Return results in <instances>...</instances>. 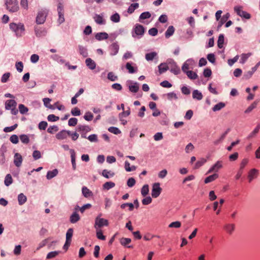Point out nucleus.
Masks as SVG:
<instances>
[{"instance_id":"nucleus-15","label":"nucleus","mask_w":260,"mask_h":260,"mask_svg":"<svg viewBox=\"0 0 260 260\" xmlns=\"http://www.w3.org/2000/svg\"><path fill=\"white\" fill-rule=\"evenodd\" d=\"M78 50L80 55L83 57H87L88 56V50L86 47L79 45L78 46Z\"/></svg>"},{"instance_id":"nucleus-22","label":"nucleus","mask_w":260,"mask_h":260,"mask_svg":"<svg viewBox=\"0 0 260 260\" xmlns=\"http://www.w3.org/2000/svg\"><path fill=\"white\" fill-rule=\"evenodd\" d=\"M157 58V53L156 52H151L145 54V59L148 61H152L154 59Z\"/></svg>"},{"instance_id":"nucleus-58","label":"nucleus","mask_w":260,"mask_h":260,"mask_svg":"<svg viewBox=\"0 0 260 260\" xmlns=\"http://www.w3.org/2000/svg\"><path fill=\"white\" fill-rule=\"evenodd\" d=\"M206 159L205 158H201L200 160H198L195 164V169H198L203 166L206 162Z\"/></svg>"},{"instance_id":"nucleus-13","label":"nucleus","mask_w":260,"mask_h":260,"mask_svg":"<svg viewBox=\"0 0 260 260\" xmlns=\"http://www.w3.org/2000/svg\"><path fill=\"white\" fill-rule=\"evenodd\" d=\"M158 72H156L157 75H160L166 73L168 70H169L168 67L166 63L164 62L160 63L158 66Z\"/></svg>"},{"instance_id":"nucleus-41","label":"nucleus","mask_w":260,"mask_h":260,"mask_svg":"<svg viewBox=\"0 0 260 260\" xmlns=\"http://www.w3.org/2000/svg\"><path fill=\"white\" fill-rule=\"evenodd\" d=\"M73 230L72 228H70L68 230L67 233H66V241L68 242H71V239L72 237L73 236Z\"/></svg>"},{"instance_id":"nucleus-52","label":"nucleus","mask_w":260,"mask_h":260,"mask_svg":"<svg viewBox=\"0 0 260 260\" xmlns=\"http://www.w3.org/2000/svg\"><path fill=\"white\" fill-rule=\"evenodd\" d=\"M60 252L59 251H54L49 252L46 256L47 259H51L57 256Z\"/></svg>"},{"instance_id":"nucleus-26","label":"nucleus","mask_w":260,"mask_h":260,"mask_svg":"<svg viewBox=\"0 0 260 260\" xmlns=\"http://www.w3.org/2000/svg\"><path fill=\"white\" fill-rule=\"evenodd\" d=\"M85 63L87 67L90 70H93L96 67L95 61L90 58H88L85 60Z\"/></svg>"},{"instance_id":"nucleus-46","label":"nucleus","mask_w":260,"mask_h":260,"mask_svg":"<svg viewBox=\"0 0 260 260\" xmlns=\"http://www.w3.org/2000/svg\"><path fill=\"white\" fill-rule=\"evenodd\" d=\"M115 185V184L112 182H107L105 183L103 186V188L106 190H109L113 187H114Z\"/></svg>"},{"instance_id":"nucleus-61","label":"nucleus","mask_w":260,"mask_h":260,"mask_svg":"<svg viewBox=\"0 0 260 260\" xmlns=\"http://www.w3.org/2000/svg\"><path fill=\"white\" fill-rule=\"evenodd\" d=\"M108 131L111 133L115 135H118L121 133V131L117 127L114 126L110 127L108 128Z\"/></svg>"},{"instance_id":"nucleus-63","label":"nucleus","mask_w":260,"mask_h":260,"mask_svg":"<svg viewBox=\"0 0 260 260\" xmlns=\"http://www.w3.org/2000/svg\"><path fill=\"white\" fill-rule=\"evenodd\" d=\"M207 58L212 63L215 62V56L214 53H209L207 56Z\"/></svg>"},{"instance_id":"nucleus-55","label":"nucleus","mask_w":260,"mask_h":260,"mask_svg":"<svg viewBox=\"0 0 260 260\" xmlns=\"http://www.w3.org/2000/svg\"><path fill=\"white\" fill-rule=\"evenodd\" d=\"M20 139L23 143L25 144H27L29 142V139L26 135H21L20 136Z\"/></svg>"},{"instance_id":"nucleus-31","label":"nucleus","mask_w":260,"mask_h":260,"mask_svg":"<svg viewBox=\"0 0 260 260\" xmlns=\"http://www.w3.org/2000/svg\"><path fill=\"white\" fill-rule=\"evenodd\" d=\"M56 138L58 140H62L67 138V132L66 130H62L56 135Z\"/></svg>"},{"instance_id":"nucleus-10","label":"nucleus","mask_w":260,"mask_h":260,"mask_svg":"<svg viewBox=\"0 0 260 260\" xmlns=\"http://www.w3.org/2000/svg\"><path fill=\"white\" fill-rule=\"evenodd\" d=\"M248 162V160L247 158H244L242 159V160L240 164V169L236 176V179H239L241 177L242 174V170L247 164Z\"/></svg>"},{"instance_id":"nucleus-24","label":"nucleus","mask_w":260,"mask_h":260,"mask_svg":"<svg viewBox=\"0 0 260 260\" xmlns=\"http://www.w3.org/2000/svg\"><path fill=\"white\" fill-rule=\"evenodd\" d=\"M151 13L148 11H146L142 13L139 17V21L143 23V20L149 19L151 17Z\"/></svg>"},{"instance_id":"nucleus-32","label":"nucleus","mask_w":260,"mask_h":260,"mask_svg":"<svg viewBox=\"0 0 260 260\" xmlns=\"http://www.w3.org/2000/svg\"><path fill=\"white\" fill-rule=\"evenodd\" d=\"M27 200L26 197L22 193H20L18 196V201L19 205H23Z\"/></svg>"},{"instance_id":"nucleus-28","label":"nucleus","mask_w":260,"mask_h":260,"mask_svg":"<svg viewBox=\"0 0 260 260\" xmlns=\"http://www.w3.org/2000/svg\"><path fill=\"white\" fill-rule=\"evenodd\" d=\"M80 219L79 215L76 212H74L70 216V221L72 223H75Z\"/></svg>"},{"instance_id":"nucleus-54","label":"nucleus","mask_w":260,"mask_h":260,"mask_svg":"<svg viewBox=\"0 0 260 260\" xmlns=\"http://www.w3.org/2000/svg\"><path fill=\"white\" fill-rule=\"evenodd\" d=\"M149 192V186L147 184L144 185L141 189V194L145 197Z\"/></svg>"},{"instance_id":"nucleus-11","label":"nucleus","mask_w":260,"mask_h":260,"mask_svg":"<svg viewBox=\"0 0 260 260\" xmlns=\"http://www.w3.org/2000/svg\"><path fill=\"white\" fill-rule=\"evenodd\" d=\"M35 32L37 37L40 38L45 36L47 34L46 29L44 27H36Z\"/></svg>"},{"instance_id":"nucleus-12","label":"nucleus","mask_w":260,"mask_h":260,"mask_svg":"<svg viewBox=\"0 0 260 260\" xmlns=\"http://www.w3.org/2000/svg\"><path fill=\"white\" fill-rule=\"evenodd\" d=\"M222 167V161H217L208 171L207 173H211L213 172H217Z\"/></svg>"},{"instance_id":"nucleus-20","label":"nucleus","mask_w":260,"mask_h":260,"mask_svg":"<svg viewBox=\"0 0 260 260\" xmlns=\"http://www.w3.org/2000/svg\"><path fill=\"white\" fill-rule=\"evenodd\" d=\"M95 38L98 41L106 40L108 38V34L105 32H98L95 35Z\"/></svg>"},{"instance_id":"nucleus-64","label":"nucleus","mask_w":260,"mask_h":260,"mask_svg":"<svg viewBox=\"0 0 260 260\" xmlns=\"http://www.w3.org/2000/svg\"><path fill=\"white\" fill-rule=\"evenodd\" d=\"M203 76L205 77H209L211 76L212 74V71L211 70L210 68H207L204 70L203 73Z\"/></svg>"},{"instance_id":"nucleus-49","label":"nucleus","mask_w":260,"mask_h":260,"mask_svg":"<svg viewBox=\"0 0 260 260\" xmlns=\"http://www.w3.org/2000/svg\"><path fill=\"white\" fill-rule=\"evenodd\" d=\"M250 55L251 53L242 54L241 55L240 62L241 63H244Z\"/></svg>"},{"instance_id":"nucleus-27","label":"nucleus","mask_w":260,"mask_h":260,"mask_svg":"<svg viewBox=\"0 0 260 260\" xmlns=\"http://www.w3.org/2000/svg\"><path fill=\"white\" fill-rule=\"evenodd\" d=\"M175 31V28L173 26L171 25L168 27L166 31L165 32V35L166 38H169L170 37L173 36Z\"/></svg>"},{"instance_id":"nucleus-42","label":"nucleus","mask_w":260,"mask_h":260,"mask_svg":"<svg viewBox=\"0 0 260 260\" xmlns=\"http://www.w3.org/2000/svg\"><path fill=\"white\" fill-rule=\"evenodd\" d=\"M165 62L168 67L169 70L173 68V66L177 64V63L175 61V60L172 58L168 59Z\"/></svg>"},{"instance_id":"nucleus-7","label":"nucleus","mask_w":260,"mask_h":260,"mask_svg":"<svg viewBox=\"0 0 260 260\" xmlns=\"http://www.w3.org/2000/svg\"><path fill=\"white\" fill-rule=\"evenodd\" d=\"M161 188L160 187V184L159 183H155L153 184L151 196L154 198H157L161 193Z\"/></svg>"},{"instance_id":"nucleus-45","label":"nucleus","mask_w":260,"mask_h":260,"mask_svg":"<svg viewBox=\"0 0 260 260\" xmlns=\"http://www.w3.org/2000/svg\"><path fill=\"white\" fill-rule=\"evenodd\" d=\"M258 103V101H254L251 105H250L247 109L245 111V113H250L253 109L255 108L257 104Z\"/></svg>"},{"instance_id":"nucleus-48","label":"nucleus","mask_w":260,"mask_h":260,"mask_svg":"<svg viewBox=\"0 0 260 260\" xmlns=\"http://www.w3.org/2000/svg\"><path fill=\"white\" fill-rule=\"evenodd\" d=\"M260 128V124H258L255 129L248 135L247 138L250 139L254 137V136L258 132Z\"/></svg>"},{"instance_id":"nucleus-44","label":"nucleus","mask_w":260,"mask_h":260,"mask_svg":"<svg viewBox=\"0 0 260 260\" xmlns=\"http://www.w3.org/2000/svg\"><path fill=\"white\" fill-rule=\"evenodd\" d=\"M5 184L7 186H9L12 183L13 179L10 174H7L5 179Z\"/></svg>"},{"instance_id":"nucleus-2","label":"nucleus","mask_w":260,"mask_h":260,"mask_svg":"<svg viewBox=\"0 0 260 260\" xmlns=\"http://www.w3.org/2000/svg\"><path fill=\"white\" fill-rule=\"evenodd\" d=\"M10 28L15 32L17 37H21L24 31V26L23 24L19 23L18 24L15 23H11L9 25Z\"/></svg>"},{"instance_id":"nucleus-23","label":"nucleus","mask_w":260,"mask_h":260,"mask_svg":"<svg viewBox=\"0 0 260 260\" xmlns=\"http://www.w3.org/2000/svg\"><path fill=\"white\" fill-rule=\"evenodd\" d=\"M77 131L79 132L87 133L91 131V128L88 125L79 124Z\"/></svg>"},{"instance_id":"nucleus-36","label":"nucleus","mask_w":260,"mask_h":260,"mask_svg":"<svg viewBox=\"0 0 260 260\" xmlns=\"http://www.w3.org/2000/svg\"><path fill=\"white\" fill-rule=\"evenodd\" d=\"M218 177V175L216 173H215L212 175H210V176L207 177L205 179L204 182L205 183H209L213 181L214 180L216 179Z\"/></svg>"},{"instance_id":"nucleus-43","label":"nucleus","mask_w":260,"mask_h":260,"mask_svg":"<svg viewBox=\"0 0 260 260\" xmlns=\"http://www.w3.org/2000/svg\"><path fill=\"white\" fill-rule=\"evenodd\" d=\"M225 105L222 102H220L215 105L212 108L213 111H217L220 110L221 109L225 107Z\"/></svg>"},{"instance_id":"nucleus-1","label":"nucleus","mask_w":260,"mask_h":260,"mask_svg":"<svg viewBox=\"0 0 260 260\" xmlns=\"http://www.w3.org/2000/svg\"><path fill=\"white\" fill-rule=\"evenodd\" d=\"M145 31V28L142 25L137 23L136 24L132 31V36L134 38H141Z\"/></svg>"},{"instance_id":"nucleus-9","label":"nucleus","mask_w":260,"mask_h":260,"mask_svg":"<svg viewBox=\"0 0 260 260\" xmlns=\"http://www.w3.org/2000/svg\"><path fill=\"white\" fill-rule=\"evenodd\" d=\"M119 47L117 43H113L109 47L110 54L111 56L116 55L119 51Z\"/></svg>"},{"instance_id":"nucleus-14","label":"nucleus","mask_w":260,"mask_h":260,"mask_svg":"<svg viewBox=\"0 0 260 260\" xmlns=\"http://www.w3.org/2000/svg\"><path fill=\"white\" fill-rule=\"evenodd\" d=\"M258 174V171L256 169H251L248 173V179L249 182H251L254 179L256 178Z\"/></svg>"},{"instance_id":"nucleus-17","label":"nucleus","mask_w":260,"mask_h":260,"mask_svg":"<svg viewBox=\"0 0 260 260\" xmlns=\"http://www.w3.org/2000/svg\"><path fill=\"white\" fill-rule=\"evenodd\" d=\"M22 162V156L18 153H16L14 155V163L15 165L17 167H19L21 166Z\"/></svg>"},{"instance_id":"nucleus-57","label":"nucleus","mask_w":260,"mask_h":260,"mask_svg":"<svg viewBox=\"0 0 260 260\" xmlns=\"http://www.w3.org/2000/svg\"><path fill=\"white\" fill-rule=\"evenodd\" d=\"M181 225V223L180 221H176L171 222L169 225L170 228H179Z\"/></svg>"},{"instance_id":"nucleus-25","label":"nucleus","mask_w":260,"mask_h":260,"mask_svg":"<svg viewBox=\"0 0 260 260\" xmlns=\"http://www.w3.org/2000/svg\"><path fill=\"white\" fill-rule=\"evenodd\" d=\"M70 152L71 154L72 168H73V170H75L76 169V153L74 149H71L70 150Z\"/></svg>"},{"instance_id":"nucleus-39","label":"nucleus","mask_w":260,"mask_h":260,"mask_svg":"<svg viewBox=\"0 0 260 260\" xmlns=\"http://www.w3.org/2000/svg\"><path fill=\"white\" fill-rule=\"evenodd\" d=\"M169 70L172 73L175 75H179L181 73V70L177 64L173 66V68H172Z\"/></svg>"},{"instance_id":"nucleus-4","label":"nucleus","mask_w":260,"mask_h":260,"mask_svg":"<svg viewBox=\"0 0 260 260\" xmlns=\"http://www.w3.org/2000/svg\"><path fill=\"white\" fill-rule=\"evenodd\" d=\"M47 15V13L45 10L39 11L36 17V23L38 24H43L46 20Z\"/></svg>"},{"instance_id":"nucleus-50","label":"nucleus","mask_w":260,"mask_h":260,"mask_svg":"<svg viewBox=\"0 0 260 260\" xmlns=\"http://www.w3.org/2000/svg\"><path fill=\"white\" fill-rule=\"evenodd\" d=\"M19 112L22 114H24L28 111V109L23 104H20L18 106Z\"/></svg>"},{"instance_id":"nucleus-30","label":"nucleus","mask_w":260,"mask_h":260,"mask_svg":"<svg viewBox=\"0 0 260 260\" xmlns=\"http://www.w3.org/2000/svg\"><path fill=\"white\" fill-rule=\"evenodd\" d=\"M235 224H227L224 225V229L228 233L231 235L235 230Z\"/></svg>"},{"instance_id":"nucleus-18","label":"nucleus","mask_w":260,"mask_h":260,"mask_svg":"<svg viewBox=\"0 0 260 260\" xmlns=\"http://www.w3.org/2000/svg\"><path fill=\"white\" fill-rule=\"evenodd\" d=\"M134 63L132 62H127L125 64V68L128 70L129 73L133 74L137 72V68L133 66Z\"/></svg>"},{"instance_id":"nucleus-34","label":"nucleus","mask_w":260,"mask_h":260,"mask_svg":"<svg viewBox=\"0 0 260 260\" xmlns=\"http://www.w3.org/2000/svg\"><path fill=\"white\" fill-rule=\"evenodd\" d=\"M57 174L58 170L57 169H54L53 171H48L46 175V178L47 179L50 180L55 177Z\"/></svg>"},{"instance_id":"nucleus-51","label":"nucleus","mask_w":260,"mask_h":260,"mask_svg":"<svg viewBox=\"0 0 260 260\" xmlns=\"http://www.w3.org/2000/svg\"><path fill=\"white\" fill-rule=\"evenodd\" d=\"M107 78L111 81H115L118 80V77L113 72H109L107 75Z\"/></svg>"},{"instance_id":"nucleus-38","label":"nucleus","mask_w":260,"mask_h":260,"mask_svg":"<svg viewBox=\"0 0 260 260\" xmlns=\"http://www.w3.org/2000/svg\"><path fill=\"white\" fill-rule=\"evenodd\" d=\"M192 98L198 100H201L203 99V95L199 90H194L192 92Z\"/></svg>"},{"instance_id":"nucleus-35","label":"nucleus","mask_w":260,"mask_h":260,"mask_svg":"<svg viewBox=\"0 0 260 260\" xmlns=\"http://www.w3.org/2000/svg\"><path fill=\"white\" fill-rule=\"evenodd\" d=\"M110 20L113 22L118 23L120 20V17L118 13L115 12L114 14H113L110 16Z\"/></svg>"},{"instance_id":"nucleus-19","label":"nucleus","mask_w":260,"mask_h":260,"mask_svg":"<svg viewBox=\"0 0 260 260\" xmlns=\"http://www.w3.org/2000/svg\"><path fill=\"white\" fill-rule=\"evenodd\" d=\"M17 105L16 102L14 100H7L5 103V108L6 110H10L15 108Z\"/></svg>"},{"instance_id":"nucleus-5","label":"nucleus","mask_w":260,"mask_h":260,"mask_svg":"<svg viewBox=\"0 0 260 260\" xmlns=\"http://www.w3.org/2000/svg\"><path fill=\"white\" fill-rule=\"evenodd\" d=\"M234 11L239 16L248 19L250 18V15L246 11L242 10V7L237 6L234 7Z\"/></svg>"},{"instance_id":"nucleus-60","label":"nucleus","mask_w":260,"mask_h":260,"mask_svg":"<svg viewBox=\"0 0 260 260\" xmlns=\"http://www.w3.org/2000/svg\"><path fill=\"white\" fill-rule=\"evenodd\" d=\"M131 242V239L127 238H122L120 240V244L123 246L127 245L129 244Z\"/></svg>"},{"instance_id":"nucleus-21","label":"nucleus","mask_w":260,"mask_h":260,"mask_svg":"<svg viewBox=\"0 0 260 260\" xmlns=\"http://www.w3.org/2000/svg\"><path fill=\"white\" fill-rule=\"evenodd\" d=\"M230 16V15L229 13H227L226 14H225L222 16V17L220 19V20L218 22V24L217 27V30L219 29V28L221 27V26L229 18Z\"/></svg>"},{"instance_id":"nucleus-56","label":"nucleus","mask_w":260,"mask_h":260,"mask_svg":"<svg viewBox=\"0 0 260 260\" xmlns=\"http://www.w3.org/2000/svg\"><path fill=\"white\" fill-rule=\"evenodd\" d=\"M191 69H192V68H191V67H190L189 64H188L185 61L183 63L181 67V70L182 71L183 73H185L187 71H189Z\"/></svg>"},{"instance_id":"nucleus-59","label":"nucleus","mask_w":260,"mask_h":260,"mask_svg":"<svg viewBox=\"0 0 260 260\" xmlns=\"http://www.w3.org/2000/svg\"><path fill=\"white\" fill-rule=\"evenodd\" d=\"M17 126H18V124L16 123L11 126L5 127L4 129V131L5 133L11 132H12L14 130H15L17 127Z\"/></svg>"},{"instance_id":"nucleus-3","label":"nucleus","mask_w":260,"mask_h":260,"mask_svg":"<svg viewBox=\"0 0 260 260\" xmlns=\"http://www.w3.org/2000/svg\"><path fill=\"white\" fill-rule=\"evenodd\" d=\"M7 9L10 12H16L18 10L19 7L17 0H5Z\"/></svg>"},{"instance_id":"nucleus-53","label":"nucleus","mask_w":260,"mask_h":260,"mask_svg":"<svg viewBox=\"0 0 260 260\" xmlns=\"http://www.w3.org/2000/svg\"><path fill=\"white\" fill-rule=\"evenodd\" d=\"M96 235L97 238L102 240H106V237L103 235V232L100 229H96Z\"/></svg>"},{"instance_id":"nucleus-62","label":"nucleus","mask_w":260,"mask_h":260,"mask_svg":"<svg viewBox=\"0 0 260 260\" xmlns=\"http://www.w3.org/2000/svg\"><path fill=\"white\" fill-rule=\"evenodd\" d=\"M15 67L18 72H20V73L22 72L23 71V64L22 62L19 61V62H16Z\"/></svg>"},{"instance_id":"nucleus-6","label":"nucleus","mask_w":260,"mask_h":260,"mask_svg":"<svg viewBox=\"0 0 260 260\" xmlns=\"http://www.w3.org/2000/svg\"><path fill=\"white\" fill-rule=\"evenodd\" d=\"M108 225V221L104 218H102L99 217H97L95 220L94 228L96 229H100L102 226Z\"/></svg>"},{"instance_id":"nucleus-29","label":"nucleus","mask_w":260,"mask_h":260,"mask_svg":"<svg viewBox=\"0 0 260 260\" xmlns=\"http://www.w3.org/2000/svg\"><path fill=\"white\" fill-rule=\"evenodd\" d=\"M224 42V35L221 34L219 35L217 40V46L219 48L222 49L223 47Z\"/></svg>"},{"instance_id":"nucleus-16","label":"nucleus","mask_w":260,"mask_h":260,"mask_svg":"<svg viewBox=\"0 0 260 260\" xmlns=\"http://www.w3.org/2000/svg\"><path fill=\"white\" fill-rule=\"evenodd\" d=\"M185 74L187 78L191 80H194L198 79V75L196 72L192 71L191 70L187 71V72L183 73Z\"/></svg>"},{"instance_id":"nucleus-40","label":"nucleus","mask_w":260,"mask_h":260,"mask_svg":"<svg viewBox=\"0 0 260 260\" xmlns=\"http://www.w3.org/2000/svg\"><path fill=\"white\" fill-rule=\"evenodd\" d=\"M82 192L83 196L86 198L90 197L92 194V192L85 186L82 187Z\"/></svg>"},{"instance_id":"nucleus-37","label":"nucleus","mask_w":260,"mask_h":260,"mask_svg":"<svg viewBox=\"0 0 260 260\" xmlns=\"http://www.w3.org/2000/svg\"><path fill=\"white\" fill-rule=\"evenodd\" d=\"M129 90L132 92L136 93L138 91L139 89V86L138 84L135 82L134 84H129L128 86Z\"/></svg>"},{"instance_id":"nucleus-33","label":"nucleus","mask_w":260,"mask_h":260,"mask_svg":"<svg viewBox=\"0 0 260 260\" xmlns=\"http://www.w3.org/2000/svg\"><path fill=\"white\" fill-rule=\"evenodd\" d=\"M139 7L138 3L132 4L127 9V13L129 14H132L136 9H138Z\"/></svg>"},{"instance_id":"nucleus-8","label":"nucleus","mask_w":260,"mask_h":260,"mask_svg":"<svg viewBox=\"0 0 260 260\" xmlns=\"http://www.w3.org/2000/svg\"><path fill=\"white\" fill-rule=\"evenodd\" d=\"M103 14H95L93 17L95 23L99 25H104L106 24V20L103 18Z\"/></svg>"},{"instance_id":"nucleus-47","label":"nucleus","mask_w":260,"mask_h":260,"mask_svg":"<svg viewBox=\"0 0 260 260\" xmlns=\"http://www.w3.org/2000/svg\"><path fill=\"white\" fill-rule=\"evenodd\" d=\"M102 175L106 178H109L110 177L114 176V173L110 171L104 170L102 172Z\"/></svg>"}]
</instances>
